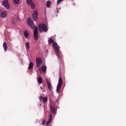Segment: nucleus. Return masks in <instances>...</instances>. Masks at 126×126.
I'll use <instances>...</instances> for the list:
<instances>
[{
  "label": "nucleus",
  "mask_w": 126,
  "mask_h": 126,
  "mask_svg": "<svg viewBox=\"0 0 126 126\" xmlns=\"http://www.w3.org/2000/svg\"><path fill=\"white\" fill-rule=\"evenodd\" d=\"M26 49L27 51H29L30 49V43H29V42L26 43Z\"/></svg>",
  "instance_id": "15"
},
{
  "label": "nucleus",
  "mask_w": 126,
  "mask_h": 126,
  "mask_svg": "<svg viewBox=\"0 0 126 126\" xmlns=\"http://www.w3.org/2000/svg\"><path fill=\"white\" fill-rule=\"evenodd\" d=\"M63 0H58L57 2V5H59L60 3H61V2H62V1H63Z\"/></svg>",
  "instance_id": "23"
},
{
  "label": "nucleus",
  "mask_w": 126,
  "mask_h": 126,
  "mask_svg": "<svg viewBox=\"0 0 126 126\" xmlns=\"http://www.w3.org/2000/svg\"><path fill=\"white\" fill-rule=\"evenodd\" d=\"M27 24L30 26V27H31V28H32L34 29L35 28V26L34 25V23H33V20H32V19L31 18H29L27 20Z\"/></svg>",
  "instance_id": "4"
},
{
  "label": "nucleus",
  "mask_w": 126,
  "mask_h": 126,
  "mask_svg": "<svg viewBox=\"0 0 126 126\" xmlns=\"http://www.w3.org/2000/svg\"><path fill=\"white\" fill-rule=\"evenodd\" d=\"M50 109L52 114H56V108L55 107L52 106V105H50Z\"/></svg>",
  "instance_id": "14"
},
{
  "label": "nucleus",
  "mask_w": 126,
  "mask_h": 126,
  "mask_svg": "<svg viewBox=\"0 0 126 126\" xmlns=\"http://www.w3.org/2000/svg\"><path fill=\"white\" fill-rule=\"evenodd\" d=\"M27 2L29 5L31 6V7L32 9H34L35 8V4L33 3V1H32V0H26Z\"/></svg>",
  "instance_id": "6"
},
{
  "label": "nucleus",
  "mask_w": 126,
  "mask_h": 126,
  "mask_svg": "<svg viewBox=\"0 0 126 126\" xmlns=\"http://www.w3.org/2000/svg\"><path fill=\"white\" fill-rule=\"evenodd\" d=\"M46 83L48 86V89L51 91L52 90V85L51 84V82L48 80V78H46Z\"/></svg>",
  "instance_id": "13"
},
{
  "label": "nucleus",
  "mask_w": 126,
  "mask_h": 126,
  "mask_svg": "<svg viewBox=\"0 0 126 126\" xmlns=\"http://www.w3.org/2000/svg\"><path fill=\"white\" fill-rule=\"evenodd\" d=\"M42 59L40 58H37L36 59V63L37 67H40V65H41V63H42Z\"/></svg>",
  "instance_id": "8"
},
{
  "label": "nucleus",
  "mask_w": 126,
  "mask_h": 126,
  "mask_svg": "<svg viewBox=\"0 0 126 126\" xmlns=\"http://www.w3.org/2000/svg\"><path fill=\"white\" fill-rule=\"evenodd\" d=\"M32 67H33V63L31 62V63H30V64L29 65L28 69H32Z\"/></svg>",
  "instance_id": "20"
},
{
  "label": "nucleus",
  "mask_w": 126,
  "mask_h": 126,
  "mask_svg": "<svg viewBox=\"0 0 126 126\" xmlns=\"http://www.w3.org/2000/svg\"><path fill=\"white\" fill-rule=\"evenodd\" d=\"M0 11H1V10H0Z\"/></svg>",
  "instance_id": "26"
},
{
  "label": "nucleus",
  "mask_w": 126,
  "mask_h": 126,
  "mask_svg": "<svg viewBox=\"0 0 126 126\" xmlns=\"http://www.w3.org/2000/svg\"><path fill=\"white\" fill-rule=\"evenodd\" d=\"M6 16V12L4 11V12H2L1 13V17L2 18H5V17Z\"/></svg>",
  "instance_id": "17"
},
{
  "label": "nucleus",
  "mask_w": 126,
  "mask_h": 126,
  "mask_svg": "<svg viewBox=\"0 0 126 126\" xmlns=\"http://www.w3.org/2000/svg\"><path fill=\"white\" fill-rule=\"evenodd\" d=\"M50 3H51V2L50 1H47L46 2V5H47V7H49Z\"/></svg>",
  "instance_id": "24"
},
{
  "label": "nucleus",
  "mask_w": 126,
  "mask_h": 126,
  "mask_svg": "<svg viewBox=\"0 0 126 126\" xmlns=\"http://www.w3.org/2000/svg\"><path fill=\"white\" fill-rule=\"evenodd\" d=\"M41 70L42 72H46V70H47V67L46 66H42L41 67Z\"/></svg>",
  "instance_id": "19"
},
{
  "label": "nucleus",
  "mask_w": 126,
  "mask_h": 126,
  "mask_svg": "<svg viewBox=\"0 0 126 126\" xmlns=\"http://www.w3.org/2000/svg\"><path fill=\"white\" fill-rule=\"evenodd\" d=\"M46 123V120H43V122L42 123V126H44L45 124Z\"/></svg>",
  "instance_id": "25"
},
{
  "label": "nucleus",
  "mask_w": 126,
  "mask_h": 126,
  "mask_svg": "<svg viewBox=\"0 0 126 126\" xmlns=\"http://www.w3.org/2000/svg\"><path fill=\"white\" fill-rule=\"evenodd\" d=\"M62 85H63V78H62V77L60 76L59 78V81H58V84L57 87V93H60V90L62 87Z\"/></svg>",
  "instance_id": "3"
},
{
  "label": "nucleus",
  "mask_w": 126,
  "mask_h": 126,
  "mask_svg": "<svg viewBox=\"0 0 126 126\" xmlns=\"http://www.w3.org/2000/svg\"><path fill=\"white\" fill-rule=\"evenodd\" d=\"M2 4L3 6L5 7L7 9H9V3H8V0H4L2 2Z\"/></svg>",
  "instance_id": "5"
},
{
  "label": "nucleus",
  "mask_w": 126,
  "mask_h": 126,
  "mask_svg": "<svg viewBox=\"0 0 126 126\" xmlns=\"http://www.w3.org/2000/svg\"><path fill=\"white\" fill-rule=\"evenodd\" d=\"M52 121H53V114H50L49 118L48 120L46 122V125L47 126H49V125H50V124H51L52 123Z\"/></svg>",
  "instance_id": "11"
},
{
  "label": "nucleus",
  "mask_w": 126,
  "mask_h": 126,
  "mask_svg": "<svg viewBox=\"0 0 126 126\" xmlns=\"http://www.w3.org/2000/svg\"><path fill=\"white\" fill-rule=\"evenodd\" d=\"M20 0H13V1L15 4H18Z\"/></svg>",
  "instance_id": "22"
},
{
  "label": "nucleus",
  "mask_w": 126,
  "mask_h": 126,
  "mask_svg": "<svg viewBox=\"0 0 126 126\" xmlns=\"http://www.w3.org/2000/svg\"><path fill=\"white\" fill-rule=\"evenodd\" d=\"M33 36L34 40H38V28H35L33 31Z\"/></svg>",
  "instance_id": "7"
},
{
  "label": "nucleus",
  "mask_w": 126,
  "mask_h": 126,
  "mask_svg": "<svg viewBox=\"0 0 126 126\" xmlns=\"http://www.w3.org/2000/svg\"><path fill=\"white\" fill-rule=\"evenodd\" d=\"M16 20H19V16H17L13 17L12 18V24L15 25L16 22Z\"/></svg>",
  "instance_id": "12"
},
{
  "label": "nucleus",
  "mask_w": 126,
  "mask_h": 126,
  "mask_svg": "<svg viewBox=\"0 0 126 126\" xmlns=\"http://www.w3.org/2000/svg\"><path fill=\"white\" fill-rule=\"evenodd\" d=\"M38 18V12L36 10L33 11L32 14V19L34 21H36L37 20V18Z\"/></svg>",
  "instance_id": "9"
},
{
  "label": "nucleus",
  "mask_w": 126,
  "mask_h": 126,
  "mask_svg": "<svg viewBox=\"0 0 126 126\" xmlns=\"http://www.w3.org/2000/svg\"><path fill=\"white\" fill-rule=\"evenodd\" d=\"M53 43V47L55 49L56 55L57 56L59 59H61V51H60V46L58 45V43L55 42L53 39H50L48 40V44L51 45Z\"/></svg>",
  "instance_id": "1"
},
{
  "label": "nucleus",
  "mask_w": 126,
  "mask_h": 126,
  "mask_svg": "<svg viewBox=\"0 0 126 126\" xmlns=\"http://www.w3.org/2000/svg\"><path fill=\"white\" fill-rule=\"evenodd\" d=\"M24 35L25 38H26L27 39H28V38H29V33H28L27 31L24 32Z\"/></svg>",
  "instance_id": "18"
},
{
  "label": "nucleus",
  "mask_w": 126,
  "mask_h": 126,
  "mask_svg": "<svg viewBox=\"0 0 126 126\" xmlns=\"http://www.w3.org/2000/svg\"><path fill=\"white\" fill-rule=\"evenodd\" d=\"M3 48H4V52L7 51V45H6V42H4L3 43Z\"/></svg>",
  "instance_id": "16"
},
{
  "label": "nucleus",
  "mask_w": 126,
  "mask_h": 126,
  "mask_svg": "<svg viewBox=\"0 0 126 126\" xmlns=\"http://www.w3.org/2000/svg\"><path fill=\"white\" fill-rule=\"evenodd\" d=\"M39 31L41 32V31H44V32H47L48 31V29L47 28V26L45 24H39L38 25Z\"/></svg>",
  "instance_id": "2"
},
{
  "label": "nucleus",
  "mask_w": 126,
  "mask_h": 126,
  "mask_svg": "<svg viewBox=\"0 0 126 126\" xmlns=\"http://www.w3.org/2000/svg\"><path fill=\"white\" fill-rule=\"evenodd\" d=\"M37 81L39 84H41V83L43 82L42 78L41 77H38L37 79Z\"/></svg>",
  "instance_id": "21"
},
{
  "label": "nucleus",
  "mask_w": 126,
  "mask_h": 126,
  "mask_svg": "<svg viewBox=\"0 0 126 126\" xmlns=\"http://www.w3.org/2000/svg\"><path fill=\"white\" fill-rule=\"evenodd\" d=\"M39 99L40 102H41L42 100L44 104H45V103H47L48 102V97H43V96L40 95L39 97Z\"/></svg>",
  "instance_id": "10"
}]
</instances>
